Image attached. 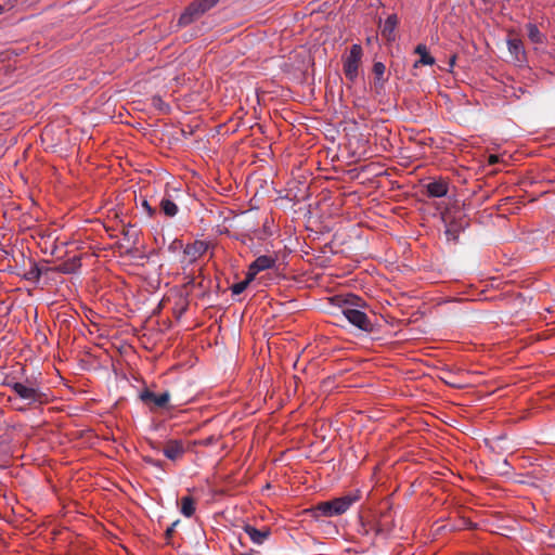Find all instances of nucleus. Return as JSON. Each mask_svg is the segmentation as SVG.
Instances as JSON below:
<instances>
[{"mask_svg":"<svg viewBox=\"0 0 555 555\" xmlns=\"http://www.w3.org/2000/svg\"><path fill=\"white\" fill-rule=\"evenodd\" d=\"M8 386L16 396L15 398H9V401L13 404L17 399L24 401L28 406L42 405L49 402V395L42 390L37 380L12 382Z\"/></svg>","mask_w":555,"mask_h":555,"instance_id":"obj_1","label":"nucleus"},{"mask_svg":"<svg viewBox=\"0 0 555 555\" xmlns=\"http://www.w3.org/2000/svg\"><path fill=\"white\" fill-rule=\"evenodd\" d=\"M363 306L364 302L360 297L349 295L341 305V312L352 325L361 331L371 332L373 324L366 313L360 309Z\"/></svg>","mask_w":555,"mask_h":555,"instance_id":"obj_2","label":"nucleus"},{"mask_svg":"<svg viewBox=\"0 0 555 555\" xmlns=\"http://www.w3.org/2000/svg\"><path fill=\"white\" fill-rule=\"evenodd\" d=\"M359 499L358 491L348 493L344 496L319 503L314 507V512L325 517L338 516L347 512Z\"/></svg>","mask_w":555,"mask_h":555,"instance_id":"obj_3","label":"nucleus"},{"mask_svg":"<svg viewBox=\"0 0 555 555\" xmlns=\"http://www.w3.org/2000/svg\"><path fill=\"white\" fill-rule=\"evenodd\" d=\"M219 0H195L193 1L179 17L178 24L186 26L197 20L206 11L217 4Z\"/></svg>","mask_w":555,"mask_h":555,"instance_id":"obj_4","label":"nucleus"},{"mask_svg":"<svg viewBox=\"0 0 555 555\" xmlns=\"http://www.w3.org/2000/svg\"><path fill=\"white\" fill-rule=\"evenodd\" d=\"M362 57V48L359 44H352L349 54L344 61V74L350 80L354 81L358 77L359 65Z\"/></svg>","mask_w":555,"mask_h":555,"instance_id":"obj_5","label":"nucleus"},{"mask_svg":"<svg viewBox=\"0 0 555 555\" xmlns=\"http://www.w3.org/2000/svg\"><path fill=\"white\" fill-rule=\"evenodd\" d=\"M208 249V244L204 241H195L188 244L183 249L182 262L186 264L194 263L199 259Z\"/></svg>","mask_w":555,"mask_h":555,"instance_id":"obj_6","label":"nucleus"},{"mask_svg":"<svg viewBox=\"0 0 555 555\" xmlns=\"http://www.w3.org/2000/svg\"><path fill=\"white\" fill-rule=\"evenodd\" d=\"M275 263V258L267 255L259 256L248 268L250 278H255L260 271L270 269Z\"/></svg>","mask_w":555,"mask_h":555,"instance_id":"obj_7","label":"nucleus"},{"mask_svg":"<svg viewBox=\"0 0 555 555\" xmlns=\"http://www.w3.org/2000/svg\"><path fill=\"white\" fill-rule=\"evenodd\" d=\"M243 529L251 542L258 545L262 544L271 534V530L268 527L257 529L251 525H245Z\"/></svg>","mask_w":555,"mask_h":555,"instance_id":"obj_8","label":"nucleus"},{"mask_svg":"<svg viewBox=\"0 0 555 555\" xmlns=\"http://www.w3.org/2000/svg\"><path fill=\"white\" fill-rule=\"evenodd\" d=\"M140 398L144 402H153L156 406L164 408L169 402L170 395L168 391L157 395L150 390H145L141 392Z\"/></svg>","mask_w":555,"mask_h":555,"instance_id":"obj_9","label":"nucleus"},{"mask_svg":"<svg viewBox=\"0 0 555 555\" xmlns=\"http://www.w3.org/2000/svg\"><path fill=\"white\" fill-rule=\"evenodd\" d=\"M184 447L180 440H169L165 444L164 455L171 461H176L184 454Z\"/></svg>","mask_w":555,"mask_h":555,"instance_id":"obj_10","label":"nucleus"},{"mask_svg":"<svg viewBox=\"0 0 555 555\" xmlns=\"http://www.w3.org/2000/svg\"><path fill=\"white\" fill-rule=\"evenodd\" d=\"M427 194L431 197H443L448 193V183L446 180H435L426 185Z\"/></svg>","mask_w":555,"mask_h":555,"instance_id":"obj_11","label":"nucleus"},{"mask_svg":"<svg viewBox=\"0 0 555 555\" xmlns=\"http://www.w3.org/2000/svg\"><path fill=\"white\" fill-rule=\"evenodd\" d=\"M414 52L420 55V60L414 63V67H418L420 65L435 64V59L428 53L427 47L425 44H418Z\"/></svg>","mask_w":555,"mask_h":555,"instance_id":"obj_12","label":"nucleus"},{"mask_svg":"<svg viewBox=\"0 0 555 555\" xmlns=\"http://www.w3.org/2000/svg\"><path fill=\"white\" fill-rule=\"evenodd\" d=\"M397 24H398V17L397 15L395 14H391L389 15L384 25H383V28H382V35L387 39V40H392L395 38V29L397 27Z\"/></svg>","mask_w":555,"mask_h":555,"instance_id":"obj_13","label":"nucleus"},{"mask_svg":"<svg viewBox=\"0 0 555 555\" xmlns=\"http://www.w3.org/2000/svg\"><path fill=\"white\" fill-rule=\"evenodd\" d=\"M508 51L515 56L517 61H520L525 56V49L522 41L518 38H509L507 40Z\"/></svg>","mask_w":555,"mask_h":555,"instance_id":"obj_14","label":"nucleus"},{"mask_svg":"<svg viewBox=\"0 0 555 555\" xmlns=\"http://www.w3.org/2000/svg\"><path fill=\"white\" fill-rule=\"evenodd\" d=\"M196 505L192 496H182L180 500V513L184 517H192L195 514Z\"/></svg>","mask_w":555,"mask_h":555,"instance_id":"obj_15","label":"nucleus"},{"mask_svg":"<svg viewBox=\"0 0 555 555\" xmlns=\"http://www.w3.org/2000/svg\"><path fill=\"white\" fill-rule=\"evenodd\" d=\"M527 35L531 42L542 44L545 41V36L539 30L535 24L529 23L526 25Z\"/></svg>","mask_w":555,"mask_h":555,"instance_id":"obj_16","label":"nucleus"},{"mask_svg":"<svg viewBox=\"0 0 555 555\" xmlns=\"http://www.w3.org/2000/svg\"><path fill=\"white\" fill-rule=\"evenodd\" d=\"M159 208H160L162 212L166 217H170V218L175 217L178 214V211H179V208H178L177 204L173 203L168 197L162 198V201L159 203Z\"/></svg>","mask_w":555,"mask_h":555,"instance_id":"obj_17","label":"nucleus"},{"mask_svg":"<svg viewBox=\"0 0 555 555\" xmlns=\"http://www.w3.org/2000/svg\"><path fill=\"white\" fill-rule=\"evenodd\" d=\"M254 280V278H250L249 273H247V276L244 281H241L238 283H235L232 285L231 291L234 295L242 294L248 286V284Z\"/></svg>","mask_w":555,"mask_h":555,"instance_id":"obj_18","label":"nucleus"},{"mask_svg":"<svg viewBox=\"0 0 555 555\" xmlns=\"http://www.w3.org/2000/svg\"><path fill=\"white\" fill-rule=\"evenodd\" d=\"M385 65L380 62H377L373 65V73L377 78H382L385 74Z\"/></svg>","mask_w":555,"mask_h":555,"instance_id":"obj_19","label":"nucleus"},{"mask_svg":"<svg viewBox=\"0 0 555 555\" xmlns=\"http://www.w3.org/2000/svg\"><path fill=\"white\" fill-rule=\"evenodd\" d=\"M142 206L150 217H153L155 215V209L147 203V201H143Z\"/></svg>","mask_w":555,"mask_h":555,"instance_id":"obj_20","label":"nucleus"},{"mask_svg":"<svg viewBox=\"0 0 555 555\" xmlns=\"http://www.w3.org/2000/svg\"><path fill=\"white\" fill-rule=\"evenodd\" d=\"M498 162H499V156L498 155H494V154L489 155V157H488V164L489 165H494Z\"/></svg>","mask_w":555,"mask_h":555,"instance_id":"obj_21","label":"nucleus"},{"mask_svg":"<svg viewBox=\"0 0 555 555\" xmlns=\"http://www.w3.org/2000/svg\"><path fill=\"white\" fill-rule=\"evenodd\" d=\"M178 521L173 522L169 528L166 530V537L170 538L175 531V527L177 526Z\"/></svg>","mask_w":555,"mask_h":555,"instance_id":"obj_22","label":"nucleus"},{"mask_svg":"<svg viewBox=\"0 0 555 555\" xmlns=\"http://www.w3.org/2000/svg\"><path fill=\"white\" fill-rule=\"evenodd\" d=\"M455 61H456V56H455V55H452V56L450 57V61H449V70H450V72H451V70H452V68L454 67V65H455Z\"/></svg>","mask_w":555,"mask_h":555,"instance_id":"obj_23","label":"nucleus"},{"mask_svg":"<svg viewBox=\"0 0 555 555\" xmlns=\"http://www.w3.org/2000/svg\"><path fill=\"white\" fill-rule=\"evenodd\" d=\"M15 409L18 410V411H25L26 410V408L22 406V405H15Z\"/></svg>","mask_w":555,"mask_h":555,"instance_id":"obj_24","label":"nucleus"},{"mask_svg":"<svg viewBox=\"0 0 555 555\" xmlns=\"http://www.w3.org/2000/svg\"><path fill=\"white\" fill-rule=\"evenodd\" d=\"M452 233V230L450 228L447 229L446 234L450 235Z\"/></svg>","mask_w":555,"mask_h":555,"instance_id":"obj_25","label":"nucleus"},{"mask_svg":"<svg viewBox=\"0 0 555 555\" xmlns=\"http://www.w3.org/2000/svg\"><path fill=\"white\" fill-rule=\"evenodd\" d=\"M3 10H4L3 7L0 5V14L3 13Z\"/></svg>","mask_w":555,"mask_h":555,"instance_id":"obj_26","label":"nucleus"}]
</instances>
